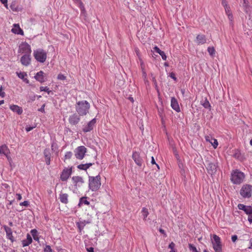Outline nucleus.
I'll use <instances>...</instances> for the list:
<instances>
[{
	"label": "nucleus",
	"instance_id": "obj_4",
	"mask_svg": "<svg viewBox=\"0 0 252 252\" xmlns=\"http://www.w3.org/2000/svg\"><path fill=\"white\" fill-rule=\"evenodd\" d=\"M33 56L35 60L40 63L45 62L47 58L46 52L42 49H38L33 51Z\"/></svg>",
	"mask_w": 252,
	"mask_h": 252
},
{
	"label": "nucleus",
	"instance_id": "obj_21",
	"mask_svg": "<svg viewBox=\"0 0 252 252\" xmlns=\"http://www.w3.org/2000/svg\"><path fill=\"white\" fill-rule=\"evenodd\" d=\"M11 32L15 34L20 35L24 34L23 31L20 28L18 24H14L13 28L12 29Z\"/></svg>",
	"mask_w": 252,
	"mask_h": 252
},
{
	"label": "nucleus",
	"instance_id": "obj_59",
	"mask_svg": "<svg viewBox=\"0 0 252 252\" xmlns=\"http://www.w3.org/2000/svg\"><path fill=\"white\" fill-rule=\"evenodd\" d=\"M248 217V220L250 223H252V213L249 214Z\"/></svg>",
	"mask_w": 252,
	"mask_h": 252
},
{
	"label": "nucleus",
	"instance_id": "obj_18",
	"mask_svg": "<svg viewBox=\"0 0 252 252\" xmlns=\"http://www.w3.org/2000/svg\"><path fill=\"white\" fill-rule=\"evenodd\" d=\"M31 55H24L21 58V63L25 66H28L31 63Z\"/></svg>",
	"mask_w": 252,
	"mask_h": 252
},
{
	"label": "nucleus",
	"instance_id": "obj_13",
	"mask_svg": "<svg viewBox=\"0 0 252 252\" xmlns=\"http://www.w3.org/2000/svg\"><path fill=\"white\" fill-rule=\"evenodd\" d=\"M96 119L94 118L91 121H90L86 126H85L83 128V131L84 132H88L93 129L94 127L96 124Z\"/></svg>",
	"mask_w": 252,
	"mask_h": 252
},
{
	"label": "nucleus",
	"instance_id": "obj_2",
	"mask_svg": "<svg viewBox=\"0 0 252 252\" xmlns=\"http://www.w3.org/2000/svg\"><path fill=\"white\" fill-rule=\"evenodd\" d=\"M245 178V174L238 169L232 171L230 180L233 184L239 185L243 183Z\"/></svg>",
	"mask_w": 252,
	"mask_h": 252
},
{
	"label": "nucleus",
	"instance_id": "obj_56",
	"mask_svg": "<svg viewBox=\"0 0 252 252\" xmlns=\"http://www.w3.org/2000/svg\"><path fill=\"white\" fill-rule=\"evenodd\" d=\"M175 247V244L173 242H171L168 246V248L170 249L171 250L174 249V248Z\"/></svg>",
	"mask_w": 252,
	"mask_h": 252
},
{
	"label": "nucleus",
	"instance_id": "obj_37",
	"mask_svg": "<svg viewBox=\"0 0 252 252\" xmlns=\"http://www.w3.org/2000/svg\"><path fill=\"white\" fill-rule=\"evenodd\" d=\"M72 156V153L71 152H67L64 156V159H70L71 158Z\"/></svg>",
	"mask_w": 252,
	"mask_h": 252
},
{
	"label": "nucleus",
	"instance_id": "obj_53",
	"mask_svg": "<svg viewBox=\"0 0 252 252\" xmlns=\"http://www.w3.org/2000/svg\"><path fill=\"white\" fill-rule=\"evenodd\" d=\"M0 96L3 97L5 96V93L2 91V88L0 86Z\"/></svg>",
	"mask_w": 252,
	"mask_h": 252
},
{
	"label": "nucleus",
	"instance_id": "obj_50",
	"mask_svg": "<svg viewBox=\"0 0 252 252\" xmlns=\"http://www.w3.org/2000/svg\"><path fill=\"white\" fill-rule=\"evenodd\" d=\"M154 50L155 52L158 53L159 54H160V53L162 52V51L160 50L159 49V48L157 46L154 47Z\"/></svg>",
	"mask_w": 252,
	"mask_h": 252
},
{
	"label": "nucleus",
	"instance_id": "obj_5",
	"mask_svg": "<svg viewBox=\"0 0 252 252\" xmlns=\"http://www.w3.org/2000/svg\"><path fill=\"white\" fill-rule=\"evenodd\" d=\"M240 195L244 198H250L252 195V186L249 184L244 185L240 190Z\"/></svg>",
	"mask_w": 252,
	"mask_h": 252
},
{
	"label": "nucleus",
	"instance_id": "obj_33",
	"mask_svg": "<svg viewBox=\"0 0 252 252\" xmlns=\"http://www.w3.org/2000/svg\"><path fill=\"white\" fill-rule=\"evenodd\" d=\"M208 52H209V54L213 56L215 53V50L214 47H209L207 49Z\"/></svg>",
	"mask_w": 252,
	"mask_h": 252
},
{
	"label": "nucleus",
	"instance_id": "obj_40",
	"mask_svg": "<svg viewBox=\"0 0 252 252\" xmlns=\"http://www.w3.org/2000/svg\"><path fill=\"white\" fill-rule=\"evenodd\" d=\"M32 235L33 236V239L34 240H36V241H37L38 240V237H36L35 236L36 232H37V231L35 230V229H32L31 231Z\"/></svg>",
	"mask_w": 252,
	"mask_h": 252
},
{
	"label": "nucleus",
	"instance_id": "obj_34",
	"mask_svg": "<svg viewBox=\"0 0 252 252\" xmlns=\"http://www.w3.org/2000/svg\"><path fill=\"white\" fill-rule=\"evenodd\" d=\"M40 91L41 92L42 91L46 92L48 94H49L50 93V92H51L48 87H42V86L40 87Z\"/></svg>",
	"mask_w": 252,
	"mask_h": 252
},
{
	"label": "nucleus",
	"instance_id": "obj_55",
	"mask_svg": "<svg viewBox=\"0 0 252 252\" xmlns=\"http://www.w3.org/2000/svg\"><path fill=\"white\" fill-rule=\"evenodd\" d=\"M8 161L9 162V164H11V163L12 161V158L9 156V155H7V156H5Z\"/></svg>",
	"mask_w": 252,
	"mask_h": 252
},
{
	"label": "nucleus",
	"instance_id": "obj_48",
	"mask_svg": "<svg viewBox=\"0 0 252 252\" xmlns=\"http://www.w3.org/2000/svg\"><path fill=\"white\" fill-rule=\"evenodd\" d=\"M20 205L28 207L29 205V202L28 201H24V202L20 203Z\"/></svg>",
	"mask_w": 252,
	"mask_h": 252
},
{
	"label": "nucleus",
	"instance_id": "obj_30",
	"mask_svg": "<svg viewBox=\"0 0 252 252\" xmlns=\"http://www.w3.org/2000/svg\"><path fill=\"white\" fill-rule=\"evenodd\" d=\"M51 149L52 151L55 154L56 156L58 155L59 150L58 146L55 142H52L51 144Z\"/></svg>",
	"mask_w": 252,
	"mask_h": 252
},
{
	"label": "nucleus",
	"instance_id": "obj_38",
	"mask_svg": "<svg viewBox=\"0 0 252 252\" xmlns=\"http://www.w3.org/2000/svg\"><path fill=\"white\" fill-rule=\"evenodd\" d=\"M17 75L19 78L24 79L25 77L27 76V74L25 72H17Z\"/></svg>",
	"mask_w": 252,
	"mask_h": 252
},
{
	"label": "nucleus",
	"instance_id": "obj_20",
	"mask_svg": "<svg viewBox=\"0 0 252 252\" xmlns=\"http://www.w3.org/2000/svg\"><path fill=\"white\" fill-rule=\"evenodd\" d=\"M43 154L46 164L50 165L51 157V153L50 149L46 148L44 151Z\"/></svg>",
	"mask_w": 252,
	"mask_h": 252
},
{
	"label": "nucleus",
	"instance_id": "obj_12",
	"mask_svg": "<svg viewBox=\"0 0 252 252\" xmlns=\"http://www.w3.org/2000/svg\"><path fill=\"white\" fill-rule=\"evenodd\" d=\"M80 116H81L77 114H73L70 115L68 118L69 123L72 125L78 124L81 119Z\"/></svg>",
	"mask_w": 252,
	"mask_h": 252
},
{
	"label": "nucleus",
	"instance_id": "obj_28",
	"mask_svg": "<svg viewBox=\"0 0 252 252\" xmlns=\"http://www.w3.org/2000/svg\"><path fill=\"white\" fill-rule=\"evenodd\" d=\"M68 195L67 193H61L60 195L59 199L60 201L63 204H67L68 203Z\"/></svg>",
	"mask_w": 252,
	"mask_h": 252
},
{
	"label": "nucleus",
	"instance_id": "obj_26",
	"mask_svg": "<svg viewBox=\"0 0 252 252\" xmlns=\"http://www.w3.org/2000/svg\"><path fill=\"white\" fill-rule=\"evenodd\" d=\"M10 109L14 112L17 113L18 114L20 115L23 113L22 108L17 105H11L10 106Z\"/></svg>",
	"mask_w": 252,
	"mask_h": 252
},
{
	"label": "nucleus",
	"instance_id": "obj_57",
	"mask_svg": "<svg viewBox=\"0 0 252 252\" xmlns=\"http://www.w3.org/2000/svg\"><path fill=\"white\" fill-rule=\"evenodd\" d=\"M221 4H222V6L224 7V8L225 7H226L228 6V5L227 4V2L225 0H222V2H221Z\"/></svg>",
	"mask_w": 252,
	"mask_h": 252
},
{
	"label": "nucleus",
	"instance_id": "obj_6",
	"mask_svg": "<svg viewBox=\"0 0 252 252\" xmlns=\"http://www.w3.org/2000/svg\"><path fill=\"white\" fill-rule=\"evenodd\" d=\"M213 248L215 252H222V245L220 238L217 235L214 234L211 240Z\"/></svg>",
	"mask_w": 252,
	"mask_h": 252
},
{
	"label": "nucleus",
	"instance_id": "obj_17",
	"mask_svg": "<svg viewBox=\"0 0 252 252\" xmlns=\"http://www.w3.org/2000/svg\"><path fill=\"white\" fill-rule=\"evenodd\" d=\"M238 208L239 209L244 211L247 215L252 213V207L251 206H246L243 204H239Z\"/></svg>",
	"mask_w": 252,
	"mask_h": 252
},
{
	"label": "nucleus",
	"instance_id": "obj_8",
	"mask_svg": "<svg viewBox=\"0 0 252 252\" xmlns=\"http://www.w3.org/2000/svg\"><path fill=\"white\" fill-rule=\"evenodd\" d=\"M72 173V167H65L62 171L61 176L60 179L63 181H66L68 178L70 177Z\"/></svg>",
	"mask_w": 252,
	"mask_h": 252
},
{
	"label": "nucleus",
	"instance_id": "obj_23",
	"mask_svg": "<svg viewBox=\"0 0 252 252\" xmlns=\"http://www.w3.org/2000/svg\"><path fill=\"white\" fill-rule=\"evenodd\" d=\"M205 139L207 141L209 142L214 148H216L218 145L217 140L212 138L210 136H206Z\"/></svg>",
	"mask_w": 252,
	"mask_h": 252
},
{
	"label": "nucleus",
	"instance_id": "obj_25",
	"mask_svg": "<svg viewBox=\"0 0 252 252\" xmlns=\"http://www.w3.org/2000/svg\"><path fill=\"white\" fill-rule=\"evenodd\" d=\"M26 237L27 238L22 241V246L24 247L29 246L32 242V238L29 234H27Z\"/></svg>",
	"mask_w": 252,
	"mask_h": 252
},
{
	"label": "nucleus",
	"instance_id": "obj_64",
	"mask_svg": "<svg viewBox=\"0 0 252 252\" xmlns=\"http://www.w3.org/2000/svg\"><path fill=\"white\" fill-rule=\"evenodd\" d=\"M0 1L2 3L5 4L7 3V0H0Z\"/></svg>",
	"mask_w": 252,
	"mask_h": 252
},
{
	"label": "nucleus",
	"instance_id": "obj_54",
	"mask_svg": "<svg viewBox=\"0 0 252 252\" xmlns=\"http://www.w3.org/2000/svg\"><path fill=\"white\" fill-rule=\"evenodd\" d=\"M237 239H238V237L236 235H232L231 237V240L234 243L236 242V241L237 240Z\"/></svg>",
	"mask_w": 252,
	"mask_h": 252
},
{
	"label": "nucleus",
	"instance_id": "obj_10",
	"mask_svg": "<svg viewBox=\"0 0 252 252\" xmlns=\"http://www.w3.org/2000/svg\"><path fill=\"white\" fill-rule=\"evenodd\" d=\"M72 181L76 188L81 187L84 183L83 178L79 176H73L72 177Z\"/></svg>",
	"mask_w": 252,
	"mask_h": 252
},
{
	"label": "nucleus",
	"instance_id": "obj_61",
	"mask_svg": "<svg viewBox=\"0 0 252 252\" xmlns=\"http://www.w3.org/2000/svg\"><path fill=\"white\" fill-rule=\"evenodd\" d=\"M250 246L249 247V249H252V238L249 240Z\"/></svg>",
	"mask_w": 252,
	"mask_h": 252
},
{
	"label": "nucleus",
	"instance_id": "obj_15",
	"mask_svg": "<svg viewBox=\"0 0 252 252\" xmlns=\"http://www.w3.org/2000/svg\"><path fill=\"white\" fill-rule=\"evenodd\" d=\"M90 221L88 220H80L79 221L76 222V225L78 228L79 230V233L80 234H82V232H83V229L85 225L87 224L90 223Z\"/></svg>",
	"mask_w": 252,
	"mask_h": 252
},
{
	"label": "nucleus",
	"instance_id": "obj_44",
	"mask_svg": "<svg viewBox=\"0 0 252 252\" xmlns=\"http://www.w3.org/2000/svg\"><path fill=\"white\" fill-rule=\"evenodd\" d=\"M244 1V6L245 7V11L247 13H249L250 11V8L247 6V4L246 3V0H243Z\"/></svg>",
	"mask_w": 252,
	"mask_h": 252
},
{
	"label": "nucleus",
	"instance_id": "obj_14",
	"mask_svg": "<svg viewBox=\"0 0 252 252\" xmlns=\"http://www.w3.org/2000/svg\"><path fill=\"white\" fill-rule=\"evenodd\" d=\"M132 158L137 165L139 166H141L142 165L143 161L138 152H134L133 153Z\"/></svg>",
	"mask_w": 252,
	"mask_h": 252
},
{
	"label": "nucleus",
	"instance_id": "obj_11",
	"mask_svg": "<svg viewBox=\"0 0 252 252\" xmlns=\"http://www.w3.org/2000/svg\"><path fill=\"white\" fill-rule=\"evenodd\" d=\"M206 168L208 173L213 175L215 174L217 171V163L213 162H209L207 164Z\"/></svg>",
	"mask_w": 252,
	"mask_h": 252
},
{
	"label": "nucleus",
	"instance_id": "obj_3",
	"mask_svg": "<svg viewBox=\"0 0 252 252\" xmlns=\"http://www.w3.org/2000/svg\"><path fill=\"white\" fill-rule=\"evenodd\" d=\"M101 178L99 175L89 176V188L93 191L98 190L101 186Z\"/></svg>",
	"mask_w": 252,
	"mask_h": 252
},
{
	"label": "nucleus",
	"instance_id": "obj_43",
	"mask_svg": "<svg viewBox=\"0 0 252 252\" xmlns=\"http://www.w3.org/2000/svg\"><path fill=\"white\" fill-rule=\"evenodd\" d=\"M141 68H142L143 77V78L144 79H146V76H147V74H146V71L144 70V67H143V63H141Z\"/></svg>",
	"mask_w": 252,
	"mask_h": 252
},
{
	"label": "nucleus",
	"instance_id": "obj_49",
	"mask_svg": "<svg viewBox=\"0 0 252 252\" xmlns=\"http://www.w3.org/2000/svg\"><path fill=\"white\" fill-rule=\"evenodd\" d=\"M159 55L161 56V58L163 60L165 61L166 60L167 57L163 51L161 52Z\"/></svg>",
	"mask_w": 252,
	"mask_h": 252
},
{
	"label": "nucleus",
	"instance_id": "obj_36",
	"mask_svg": "<svg viewBox=\"0 0 252 252\" xmlns=\"http://www.w3.org/2000/svg\"><path fill=\"white\" fill-rule=\"evenodd\" d=\"M80 9H81V15L86 17V11L85 9L84 6L82 5V3H81Z\"/></svg>",
	"mask_w": 252,
	"mask_h": 252
},
{
	"label": "nucleus",
	"instance_id": "obj_29",
	"mask_svg": "<svg viewBox=\"0 0 252 252\" xmlns=\"http://www.w3.org/2000/svg\"><path fill=\"white\" fill-rule=\"evenodd\" d=\"M93 163H88L86 164H80L77 166V168L80 170H86L92 166Z\"/></svg>",
	"mask_w": 252,
	"mask_h": 252
},
{
	"label": "nucleus",
	"instance_id": "obj_45",
	"mask_svg": "<svg viewBox=\"0 0 252 252\" xmlns=\"http://www.w3.org/2000/svg\"><path fill=\"white\" fill-rule=\"evenodd\" d=\"M151 163L152 164H155L156 165V166L157 167L158 169V170L159 169V166L158 164L156 163L155 160L153 157H152V158H151Z\"/></svg>",
	"mask_w": 252,
	"mask_h": 252
},
{
	"label": "nucleus",
	"instance_id": "obj_35",
	"mask_svg": "<svg viewBox=\"0 0 252 252\" xmlns=\"http://www.w3.org/2000/svg\"><path fill=\"white\" fill-rule=\"evenodd\" d=\"M202 105L205 108H210L211 107L210 104L207 99L202 103Z\"/></svg>",
	"mask_w": 252,
	"mask_h": 252
},
{
	"label": "nucleus",
	"instance_id": "obj_9",
	"mask_svg": "<svg viewBox=\"0 0 252 252\" xmlns=\"http://www.w3.org/2000/svg\"><path fill=\"white\" fill-rule=\"evenodd\" d=\"M19 52L24 53L25 55H31L32 52L31 46L27 42L22 43L19 46Z\"/></svg>",
	"mask_w": 252,
	"mask_h": 252
},
{
	"label": "nucleus",
	"instance_id": "obj_62",
	"mask_svg": "<svg viewBox=\"0 0 252 252\" xmlns=\"http://www.w3.org/2000/svg\"><path fill=\"white\" fill-rule=\"evenodd\" d=\"M87 251L88 252H94V248L92 247L87 248Z\"/></svg>",
	"mask_w": 252,
	"mask_h": 252
},
{
	"label": "nucleus",
	"instance_id": "obj_47",
	"mask_svg": "<svg viewBox=\"0 0 252 252\" xmlns=\"http://www.w3.org/2000/svg\"><path fill=\"white\" fill-rule=\"evenodd\" d=\"M227 15L228 16L229 20L230 21V24H232V21H233V17L232 15V13L229 14Z\"/></svg>",
	"mask_w": 252,
	"mask_h": 252
},
{
	"label": "nucleus",
	"instance_id": "obj_1",
	"mask_svg": "<svg viewBox=\"0 0 252 252\" xmlns=\"http://www.w3.org/2000/svg\"><path fill=\"white\" fill-rule=\"evenodd\" d=\"M90 108V104L87 100L79 101L75 105L76 111L81 116L86 115Z\"/></svg>",
	"mask_w": 252,
	"mask_h": 252
},
{
	"label": "nucleus",
	"instance_id": "obj_31",
	"mask_svg": "<svg viewBox=\"0 0 252 252\" xmlns=\"http://www.w3.org/2000/svg\"><path fill=\"white\" fill-rule=\"evenodd\" d=\"M234 157L239 159V160L242 161L244 159L243 156L241 155V153L239 150H236L233 155Z\"/></svg>",
	"mask_w": 252,
	"mask_h": 252
},
{
	"label": "nucleus",
	"instance_id": "obj_16",
	"mask_svg": "<svg viewBox=\"0 0 252 252\" xmlns=\"http://www.w3.org/2000/svg\"><path fill=\"white\" fill-rule=\"evenodd\" d=\"M3 228L6 232V238L13 243L14 241V238L12 235V229L6 225L3 226Z\"/></svg>",
	"mask_w": 252,
	"mask_h": 252
},
{
	"label": "nucleus",
	"instance_id": "obj_60",
	"mask_svg": "<svg viewBox=\"0 0 252 252\" xmlns=\"http://www.w3.org/2000/svg\"><path fill=\"white\" fill-rule=\"evenodd\" d=\"M16 196H17V199L18 200H20L21 199H22V196L19 193H17L16 194Z\"/></svg>",
	"mask_w": 252,
	"mask_h": 252
},
{
	"label": "nucleus",
	"instance_id": "obj_27",
	"mask_svg": "<svg viewBox=\"0 0 252 252\" xmlns=\"http://www.w3.org/2000/svg\"><path fill=\"white\" fill-rule=\"evenodd\" d=\"M196 42L198 44H203L206 42L205 36L203 34H199L196 37Z\"/></svg>",
	"mask_w": 252,
	"mask_h": 252
},
{
	"label": "nucleus",
	"instance_id": "obj_41",
	"mask_svg": "<svg viewBox=\"0 0 252 252\" xmlns=\"http://www.w3.org/2000/svg\"><path fill=\"white\" fill-rule=\"evenodd\" d=\"M57 78L58 80H64L66 79V76H65L63 74L60 73L58 74Z\"/></svg>",
	"mask_w": 252,
	"mask_h": 252
},
{
	"label": "nucleus",
	"instance_id": "obj_42",
	"mask_svg": "<svg viewBox=\"0 0 252 252\" xmlns=\"http://www.w3.org/2000/svg\"><path fill=\"white\" fill-rule=\"evenodd\" d=\"M44 252H53V251L50 246L46 245L45 248L44 249Z\"/></svg>",
	"mask_w": 252,
	"mask_h": 252
},
{
	"label": "nucleus",
	"instance_id": "obj_58",
	"mask_svg": "<svg viewBox=\"0 0 252 252\" xmlns=\"http://www.w3.org/2000/svg\"><path fill=\"white\" fill-rule=\"evenodd\" d=\"M81 200L85 204L89 205L90 204V202L84 199L83 198H81Z\"/></svg>",
	"mask_w": 252,
	"mask_h": 252
},
{
	"label": "nucleus",
	"instance_id": "obj_39",
	"mask_svg": "<svg viewBox=\"0 0 252 252\" xmlns=\"http://www.w3.org/2000/svg\"><path fill=\"white\" fill-rule=\"evenodd\" d=\"M189 248L190 251L192 252H198L196 247L192 244H189Z\"/></svg>",
	"mask_w": 252,
	"mask_h": 252
},
{
	"label": "nucleus",
	"instance_id": "obj_51",
	"mask_svg": "<svg viewBox=\"0 0 252 252\" xmlns=\"http://www.w3.org/2000/svg\"><path fill=\"white\" fill-rule=\"evenodd\" d=\"M45 106V104H44L42 105L40 108L38 109V111H40L42 113H45L44 108Z\"/></svg>",
	"mask_w": 252,
	"mask_h": 252
},
{
	"label": "nucleus",
	"instance_id": "obj_7",
	"mask_svg": "<svg viewBox=\"0 0 252 252\" xmlns=\"http://www.w3.org/2000/svg\"><path fill=\"white\" fill-rule=\"evenodd\" d=\"M87 152V149L84 146H79L74 151L76 158L80 160L83 159Z\"/></svg>",
	"mask_w": 252,
	"mask_h": 252
},
{
	"label": "nucleus",
	"instance_id": "obj_19",
	"mask_svg": "<svg viewBox=\"0 0 252 252\" xmlns=\"http://www.w3.org/2000/svg\"><path fill=\"white\" fill-rule=\"evenodd\" d=\"M171 106L177 112H180V108L177 100L174 97H172L171 99Z\"/></svg>",
	"mask_w": 252,
	"mask_h": 252
},
{
	"label": "nucleus",
	"instance_id": "obj_63",
	"mask_svg": "<svg viewBox=\"0 0 252 252\" xmlns=\"http://www.w3.org/2000/svg\"><path fill=\"white\" fill-rule=\"evenodd\" d=\"M170 76L172 78H173L174 80H176V78L175 77V74H174V73H171L170 74Z\"/></svg>",
	"mask_w": 252,
	"mask_h": 252
},
{
	"label": "nucleus",
	"instance_id": "obj_46",
	"mask_svg": "<svg viewBox=\"0 0 252 252\" xmlns=\"http://www.w3.org/2000/svg\"><path fill=\"white\" fill-rule=\"evenodd\" d=\"M224 9H225V13H226V15L232 13L230 11V7L228 5L226 7H225Z\"/></svg>",
	"mask_w": 252,
	"mask_h": 252
},
{
	"label": "nucleus",
	"instance_id": "obj_22",
	"mask_svg": "<svg viewBox=\"0 0 252 252\" xmlns=\"http://www.w3.org/2000/svg\"><path fill=\"white\" fill-rule=\"evenodd\" d=\"M35 79L40 83H43L45 81L44 76V72L42 71L38 72L34 76Z\"/></svg>",
	"mask_w": 252,
	"mask_h": 252
},
{
	"label": "nucleus",
	"instance_id": "obj_32",
	"mask_svg": "<svg viewBox=\"0 0 252 252\" xmlns=\"http://www.w3.org/2000/svg\"><path fill=\"white\" fill-rule=\"evenodd\" d=\"M141 213H142V215L143 218V220H146V218L149 215V212H148V209L145 207L143 208L142 209V211H141Z\"/></svg>",
	"mask_w": 252,
	"mask_h": 252
},
{
	"label": "nucleus",
	"instance_id": "obj_52",
	"mask_svg": "<svg viewBox=\"0 0 252 252\" xmlns=\"http://www.w3.org/2000/svg\"><path fill=\"white\" fill-rule=\"evenodd\" d=\"M34 127H35V126H27L25 128V129L27 132H29L31 130H32Z\"/></svg>",
	"mask_w": 252,
	"mask_h": 252
},
{
	"label": "nucleus",
	"instance_id": "obj_24",
	"mask_svg": "<svg viewBox=\"0 0 252 252\" xmlns=\"http://www.w3.org/2000/svg\"><path fill=\"white\" fill-rule=\"evenodd\" d=\"M0 154L5 156L10 154V150L6 145L0 147Z\"/></svg>",
	"mask_w": 252,
	"mask_h": 252
}]
</instances>
